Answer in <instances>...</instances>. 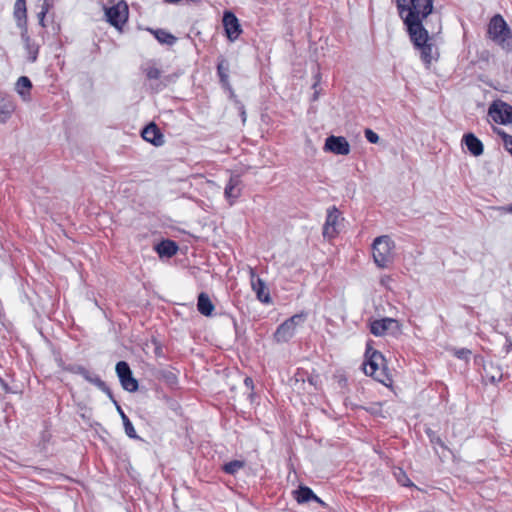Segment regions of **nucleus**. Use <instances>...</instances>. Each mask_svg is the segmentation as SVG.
I'll return each mask as SVG.
<instances>
[{"label":"nucleus","instance_id":"1","mask_svg":"<svg viewBox=\"0 0 512 512\" xmlns=\"http://www.w3.org/2000/svg\"><path fill=\"white\" fill-rule=\"evenodd\" d=\"M397 7L411 41L422 42L426 37L423 21L433 11V0H397Z\"/></svg>","mask_w":512,"mask_h":512},{"label":"nucleus","instance_id":"2","mask_svg":"<svg viewBox=\"0 0 512 512\" xmlns=\"http://www.w3.org/2000/svg\"><path fill=\"white\" fill-rule=\"evenodd\" d=\"M363 370L366 375L373 377L385 386L390 387L392 385V379L387 372L384 356L379 351L373 349L370 343H367Z\"/></svg>","mask_w":512,"mask_h":512},{"label":"nucleus","instance_id":"3","mask_svg":"<svg viewBox=\"0 0 512 512\" xmlns=\"http://www.w3.org/2000/svg\"><path fill=\"white\" fill-rule=\"evenodd\" d=\"M394 247V242L389 236H379L374 240L372 245L373 259L378 267L386 268L392 263Z\"/></svg>","mask_w":512,"mask_h":512},{"label":"nucleus","instance_id":"4","mask_svg":"<svg viewBox=\"0 0 512 512\" xmlns=\"http://www.w3.org/2000/svg\"><path fill=\"white\" fill-rule=\"evenodd\" d=\"M488 33L490 38L502 48H512V34L502 16L496 15L491 19Z\"/></svg>","mask_w":512,"mask_h":512},{"label":"nucleus","instance_id":"5","mask_svg":"<svg viewBox=\"0 0 512 512\" xmlns=\"http://www.w3.org/2000/svg\"><path fill=\"white\" fill-rule=\"evenodd\" d=\"M305 321L303 314H296L284 321L275 331L274 338L278 343L290 340L296 333L297 328Z\"/></svg>","mask_w":512,"mask_h":512},{"label":"nucleus","instance_id":"6","mask_svg":"<svg viewBox=\"0 0 512 512\" xmlns=\"http://www.w3.org/2000/svg\"><path fill=\"white\" fill-rule=\"evenodd\" d=\"M402 325L394 318H382L370 323V331L375 336H384L386 334H401Z\"/></svg>","mask_w":512,"mask_h":512},{"label":"nucleus","instance_id":"7","mask_svg":"<svg viewBox=\"0 0 512 512\" xmlns=\"http://www.w3.org/2000/svg\"><path fill=\"white\" fill-rule=\"evenodd\" d=\"M488 117L497 124L512 123V106L501 101H494L488 109Z\"/></svg>","mask_w":512,"mask_h":512},{"label":"nucleus","instance_id":"8","mask_svg":"<svg viewBox=\"0 0 512 512\" xmlns=\"http://www.w3.org/2000/svg\"><path fill=\"white\" fill-rule=\"evenodd\" d=\"M105 16L112 26L121 30L128 19V6L125 2L120 1L112 7L106 8Z\"/></svg>","mask_w":512,"mask_h":512},{"label":"nucleus","instance_id":"9","mask_svg":"<svg viewBox=\"0 0 512 512\" xmlns=\"http://www.w3.org/2000/svg\"><path fill=\"white\" fill-rule=\"evenodd\" d=\"M323 149L335 155L346 156L350 153L351 147L345 137L331 135L326 138Z\"/></svg>","mask_w":512,"mask_h":512},{"label":"nucleus","instance_id":"10","mask_svg":"<svg viewBox=\"0 0 512 512\" xmlns=\"http://www.w3.org/2000/svg\"><path fill=\"white\" fill-rule=\"evenodd\" d=\"M116 373L120 379L122 387L129 392H135L138 389V382L132 376V372L129 368V365L120 361L116 365Z\"/></svg>","mask_w":512,"mask_h":512},{"label":"nucleus","instance_id":"11","mask_svg":"<svg viewBox=\"0 0 512 512\" xmlns=\"http://www.w3.org/2000/svg\"><path fill=\"white\" fill-rule=\"evenodd\" d=\"M223 25L228 39L232 42L237 40L240 34L242 33V28L239 23V20L232 12L224 13Z\"/></svg>","mask_w":512,"mask_h":512},{"label":"nucleus","instance_id":"12","mask_svg":"<svg viewBox=\"0 0 512 512\" xmlns=\"http://www.w3.org/2000/svg\"><path fill=\"white\" fill-rule=\"evenodd\" d=\"M249 273L251 287L253 291L256 293L258 300L263 303H269L271 301V298L265 282L261 278L257 277L253 268H250Z\"/></svg>","mask_w":512,"mask_h":512},{"label":"nucleus","instance_id":"13","mask_svg":"<svg viewBox=\"0 0 512 512\" xmlns=\"http://www.w3.org/2000/svg\"><path fill=\"white\" fill-rule=\"evenodd\" d=\"M414 45L420 49L421 58L426 64H430L434 59L437 58L438 52L436 47L429 42L428 31L426 30V37L422 42L416 43L412 41Z\"/></svg>","mask_w":512,"mask_h":512},{"label":"nucleus","instance_id":"14","mask_svg":"<svg viewBox=\"0 0 512 512\" xmlns=\"http://www.w3.org/2000/svg\"><path fill=\"white\" fill-rule=\"evenodd\" d=\"M339 222V212L336 208L328 210L326 221L323 227V235L327 238H333L338 233L337 226Z\"/></svg>","mask_w":512,"mask_h":512},{"label":"nucleus","instance_id":"15","mask_svg":"<svg viewBox=\"0 0 512 512\" xmlns=\"http://www.w3.org/2000/svg\"><path fill=\"white\" fill-rule=\"evenodd\" d=\"M142 137L147 142L152 143L155 146H162L164 144V136L158 129V127L151 123L147 125L142 131Z\"/></svg>","mask_w":512,"mask_h":512},{"label":"nucleus","instance_id":"16","mask_svg":"<svg viewBox=\"0 0 512 512\" xmlns=\"http://www.w3.org/2000/svg\"><path fill=\"white\" fill-rule=\"evenodd\" d=\"M16 109V104L11 96H0V123H6Z\"/></svg>","mask_w":512,"mask_h":512},{"label":"nucleus","instance_id":"17","mask_svg":"<svg viewBox=\"0 0 512 512\" xmlns=\"http://www.w3.org/2000/svg\"><path fill=\"white\" fill-rule=\"evenodd\" d=\"M463 141L473 156L477 157L483 154V144L474 134L468 133L464 135Z\"/></svg>","mask_w":512,"mask_h":512},{"label":"nucleus","instance_id":"18","mask_svg":"<svg viewBox=\"0 0 512 512\" xmlns=\"http://www.w3.org/2000/svg\"><path fill=\"white\" fill-rule=\"evenodd\" d=\"M240 180L238 177H232L226 188H225V197L229 201V203L232 205L235 200L240 196V188H239Z\"/></svg>","mask_w":512,"mask_h":512},{"label":"nucleus","instance_id":"19","mask_svg":"<svg viewBox=\"0 0 512 512\" xmlns=\"http://www.w3.org/2000/svg\"><path fill=\"white\" fill-rule=\"evenodd\" d=\"M31 88L32 83L26 76H21L15 84V91L19 94L23 101H28L30 99Z\"/></svg>","mask_w":512,"mask_h":512},{"label":"nucleus","instance_id":"20","mask_svg":"<svg viewBox=\"0 0 512 512\" xmlns=\"http://www.w3.org/2000/svg\"><path fill=\"white\" fill-rule=\"evenodd\" d=\"M13 14L16 19L17 25L21 28H24L27 20V9L25 0H16L14 4Z\"/></svg>","mask_w":512,"mask_h":512},{"label":"nucleus","instance_id":"21","mask_svg":"<svg viewBox=\"0 0 512 512\" xmlns=\"http://www.w3.org/2000/svg\"><path fill=\"white\" fill-rule=\"evenodd\" d=\"M197 307L198 311L204 316H211L215 308L211 299L205 293L198 296Z\"/></svg>","mask_w":512,"mask_h":512},{"label":"nucleus","instance_id":"22","mask_svg":"<svg viewBox=\"0 0 512 512\" xmlns=\"http://www.w3.org/2000/svg\"><path fill=\"white\" fill-rule=\"evenodd\" d=\"M22 40L24 42V47L27 52V59L30 62H34L37 59L38 46L31 41L26 31L22 32Z\"/></svg>","mask_w":512,"mask_h":512},{"label":"nucleus","instance_id":"23","mask_svg":"<svg viewBox=\"0 0 512 512\" xmlns=\"http://www.w3.org/2000/svg\"><path fill=\"white\" fill-rule=\"evenodd\" d=\"M294 494L298 503H305L310 500H318V496L315 495L314 492L306 486H300L299 489L294 492Z\"/></svg>","mask_w":512,"mask_h":512},{"label":"nucleus","instance_id":"24","mask_svg":"<svg viewBox=\"0 0 512 512\" xmlns=\"http://www.w3.org/2000/svg\"><path fill=\"white\" fill-rule=\"evenodd\" d=\"M156 250L161 257H171L174 254H176L178 248L172 241H163L160 244H158Z\"/></svg>","mask_w":512,"mask_h":512},{"label":"nucleus","instance_id":"25","mask_svg":"<svg viewBox=\"0 0 512 512\" xmlns=\"http://www.w3.org/2000/svg\"><path fill=\"white\" fill-rule=\"evenodd\" d=\"M156 39L163 44L172 45L176 42V37L165 30L152 31Z\"/></svg>","mask_w":512,"mask_h":512},{"label":"nucleus","instance_id":"26","mask_svg":"<svg viewBox=\"0 0 512 512\" xmlns=\"http://www.w3.org/2000/svg\"><path fill=\"white\" fill-rule=\"evenodd\" d=\"M78 372L84 377L85 380L94 384L98 388L105 390V383L98 376L90 374L84 368H79Z\"/></svg>","mask_w":512,"mask_h":512},{"label":"nucleus","instance_id":"27","mask_svg":"<svg viewBox=\"0 0 512 512\" xmlns=\"http://www.w3.org/2000/svg\"><path fill=\"white\" fill-rule=\"evenodd\" d=\"M143 71L146 77L150 80H157L161 76V70L152 63H148L144 66Z\"/></svg>","mask_w":512,"mask_h":512},{"label":"nucleus","instance_id":"28","mask_svg":"<svg viewBox=\"0 0 512 512\" xmlns=\"http://www.w3.org/2000/svg\"><path fill=\"white\" fill-rule=\"evenodd\" d=\"M245 466V463L240 460H233L224 465L223 469L228 474H235Z\"/></svg>","mask_w":512,"mask_h":512},{"label":"nucleus","instance_id":"29","mask_svg":"<svg viewBox=\"0 0 512 512\" xmlns=\"http://www.w3.org/2000/svg\"><path fill=\"white\" fill-rule=\"evenodd\" d=\"M394 475L397 479V481L403 485V486H410L412 485V483L410 482L409 478L407 477L406 473L398 468L395 472H394Z\"/></svg>","mask_w":512,"mask_h":512},{"label":"nucleus","instance_id":"30","mask_svg":"<svg viewBox=\"0 0 512 512\" xmlns=\"http://www.w3.org/2000/svg\"><path fill=\"white\" fill-rule=\"evenodd\" d=\"M497 133L502 137L505 148L512 154V136L502 130H497Z\"/></svg>","mask_w":512,"mask_h":512},{"label":"nucleus","instance_id":"31","mask_svg":"<svg viewBox=\"0 0 512 512\" xmlns=\"http://www.w3.org/2000/svg\"><path fill=\"white\" fill-rule=\"evenodd\" d=\"M218 74L220 76L221 82L224 85H228V68H225L223 63L219 64L217 67Z\"/></svg>","mask_w":512,"mask_h":512},{"label":"nucleus","instance_id":"32","mask_svg":"<svg viewBox=\"0 0 512 512\" xmlns=\"http://www.w3.org/2000/svg\"><path fill=\"white\" fill-rule=\"evenodd\" d=\"M124 429H125V433L127 434L128 437H130L132 439L138 438V436L136 434V431L134 429V426L131 423V421H127V423L124 424Z\"/></svg>","mask_w":512,"mask_h":512},{"label":"nucleus","instance_id":"33","mask_svg":"<svg viewBox=\"0 0 512 512\" xmlns=\"http://www.w3.org/2000/svg\"><path fill=\"white\" fill-rule=\"evenodd\" d=\"M365 137L366 139L370 142V143H373V144H376L379 142V136L377 133H375L373 130L371 129H366L365 130Z\"/></svg>","mask_w":512,"mask_h":512},{"label":"nucleus","instance_id":"34","mask_svg":"<svg viewBox=\"0 0 512 512\" xmlns=\"http://www.w3.org/2000/svg\"><path fill=\"white\" fill-rule=\"evenodd\" d=\"M470 354V351L469 350H465V349H462V350H459L456 352V356L458 358H461V359H465L467 358V356Z\"/></svg>","mask_w":512,"mask_h":512},{"label":"nucleus","instance_id":"35","mask_svg":"<svg viewBox=\"0 0 512 512\" xmlns=\"http://www.w3.org/2000/svg\"><path fill=\"white\" fill-rule=\"evenodd\" d=\"M391 281L392 279L389 276H382L380 279V283L385 287H389Z\"/></svg>","mask_w":512,"mask_h":512},{"label":"nucleus","instance_id":"36","mask_svg":"<svg viewBox=\"0 0 512 512\" xmlns=\"http://www.w3.org/2000/svg\"><path fill=\"white\" fill-rule=\"evenodd\" d=\"M244 384L245 386L250 389V390H253L254 388V385H253V380L250 378V377H246L245 380H244Z\"/></svg>","mask_w":512,"mask_h":512},{"label":"nucleus","instance_id":"37","mask_svg":"<svg viewBox=\"0 0 512 512\" xmlns=\"http://www.w3.org/2000/svg\"><path fill=\"white\" fill-rule=\"evenodd\" d=\"M0 384L4 390L5 393H9L10 392V388L8 386V384L0 377Z\"/></svg>","mask_w":512,"mask_h":512},{"label":"nucleus","instance_id":"38","mask_svg":"<svg viewBox=\"0 0 512 512\" xmlns=\"http://www.w3.org/2000/svg\"><path fill=\"white\" fill-rule=\"evenodd\" d=\"M118 411L120 412V415H121V418H122V421H123V425L125 423H127V421H130L129 418L124 414V412L118 407Z\"/></svg>","mask_w":512,"mask_h":512},{"label":"nucleus","instance_id":"39","mask_svg":"<svg viewBox=\"0 0 512 512\" xmlns=\"http://www.w3.org/2000/svg\"><path fill=\"white\" fill-rule=\"evenodd\" d=\"M118 411L120 412V415H121V418H122V421H123V425L125 423H127V421H130L129 418L124 414V412L118 407Z\"/></svg>","mask_w":512,"mask_h":512},{"label":"nucleus","instance_id":"40","mask_svg":"<svg viewBox=\"0 0 512 512\" xmlns=\"http://www.w3.org/2000/svg\"><path fill=\"white\" fill-rule=\"evenodd\" d=\"M500 211L502 212H506V213H512V204L511 205H508L506 207H501V208H498Z\"/></svg>","mask_w":512,"mask_h":512},{"label":"nucleus","instance_id":"41","mask_svg":"<svg viewBox=\"0 0 512 512\" xmlns=\"http://www.w3.org/2000/svg\"><path fill=\"white\" fill-rule=\"evenodd\" d=\"M46 12H47V9H43V11L39 14V17H40L41 21L43 20Z\"/></svg>","mask_w":512,"mask_h":512},{"label":"nucleus","instance_id":"42","mask_svg":"<svg viewBox=\"0 0 512 512\" xmlns=\"http://www.w3.org/2000/svg\"><path fill=\"white\" fill-rule=\"evenodd\" d=\"M318 504L322 505V506H325V502L322 501L319 497H318V500H315Z\"/></svg>","mask_w":512,"mask_h":512}]
</instances>
